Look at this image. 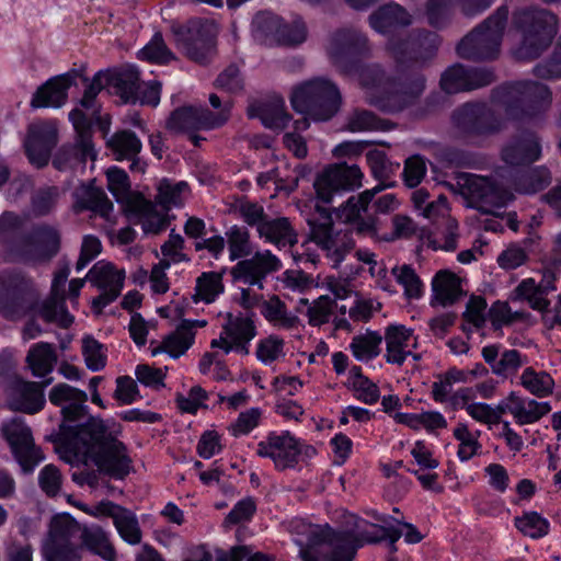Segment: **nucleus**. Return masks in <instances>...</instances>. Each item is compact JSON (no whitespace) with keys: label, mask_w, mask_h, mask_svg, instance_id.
I'll return each mask as SVG.
<instances>
[{"label":"nucleus","mask_w":561,"mask_h":561,"mask_svg":"<svg viewBox=\"0 0 561 561\" xmlns=\"http://www.w3.org/2000/svg\"><path fill=\"white\" fill-rule=\"evenodd\" d=\"M394 64V75L388 78V85L383 95H373L370 105L389 113L400 112L413 105L424 93L426 77L422 68L410 65L407 61Z\"/></svg>","instance_id":"20e7f679"},{"label":"nucleus","mask_w":561,"mask_h":561,"mask_svg":"<svg viewBox=\"0 0 561 561\" xmlns=\"http://www.w3.org/2000/svg\"><path fill=\"white\" fill-rule=\"evenodd\" d=\"M494 81L495 76L490 69L467 68L456 64L442 73L439 84L446 93L453 94L480 89Z\"/></svg>","instance_id":"5701e85b"},{"label":"nucleus","mask_w":561,"mask_h":561,"mask_svg":"<svg viewBox=\"0 0 561 561\" xmlns=\"http://www.w3.org/2000/svg\"><path fill=\"white\" fill-rule=\"evenodd\" d=\"M60 447L65 461L87 463L90 459L101 473L116 480L125 479L134 468L126 445L100 417H89L80 426H61Z\"/></svg>","instance_id":"f257e3e1"},{"label":"nucleus","mask_w":561,"mask_h":561,"mask_svg":"<svg viewBox=\"0 0 561 561\" xmlns=\"http://www.w3.org/2000/svg\"><path fill=\"white\" fill-rule=\"evenodd\" d=\"M454 436L460 443L457 455L461 461H468L471 459L481 447L478 437L473 435L463 423H459L457 425L454 430Z\"/></svg>","instance_id":"774afa93"},{"label":"nucleus","mask_w":561,"mask_h":561,"mask_svg":"<svg viewBox=\"0 0 561 561\" xmlns=\"http://www.w3.org/2000/svg\"><path fill=\"white\" fill-rule=\"evenodd\" d=\"M290 103L296 112L313 121L324 122L340 111L342 95L333 81L317 77L295 85Z\"/></svg>","instance_id":"7ed1b4c3"},{"label":"nucleus","mask_w":561,"mask_h":561,"mask_svg":"<svg viewBox=\"0 0 561 561\" xmlns=\"http://www.w3.org/2000/svg\"><path fill=\"white\" fill-rule=\"evenodd\" d=\"M233 210L248 226L255 227L256 231L267 217L263 205L247 197L237 199L233 204Z\"/></svg>","instance_id":"bf43d9fd"},{"label":"nucleus","mask_w":561,"mask_h":561,"mask_svg":"<svg viewBox=\"0 0 561 561\" xmlns=\"http://www.w3.org/2000/svg\"><path fill=\"white\" fill-rule=\"evenodd\" d=\"M551 102V91L546 84L519 81L507 88L504 100L505 114L514 121L530 119L547 111Z\"/></svg>","instance_id":"9d476101"},{"label":"nucleus","mask_w":561,"mask_h":561,"mask_svg":"<svg viewBox=\"0 0 561 561\" xmlns=\"http://www.w3.org/2000/svg\"><path fill=\"white\" fill-rule=\"evenodd\" d=\"M540 153L541 148L536 135L524 131L503 147L502 159L510 165H524L538 160Z\"/></svg>","instance_id":"2f4dec72"},{"label":"nucleus","mask_w":561,"mask_h":561,"mask_svg":"<svg viewBox=\"0 0 561 561\" xmlns=\"http://www.w3.org/2000/svg\"><path fill=\"white\" fill-rule=\"evenodd\" d=\"M432 305L451 306L463 295L460 278L449 272L439 271L432 282Z\"/></svg>","instance_id":"58836bf2"},{"label":"nucleus","mask_w":561,"mask_h":561,"mask_svg":"<svg viewBox=\"0 0 561 561\" xmlns=\"http://www.w3.org/2000/svg\"><path fill=\"white\" fill-rule=\"evenodd\" d=\"M288 531L293 535L295 543L299 547L301 561H321L319 549L323 540L330 536V526L313 525L301 518H294L288 523Z\"/></svg>","instance_id":"b1692460"},{"label":"nucleus","mask_w":561,"mask_h":561,"mask_svg":"<svg viewBox=\"0 0 561 561\" xmlns=\"http://www.w3.org/2000/svg\"><path fill=\"white\" fill-rule=\"evenodd\" d=\"M507 400L513 403L511 414L519 425L536 423L551 411V405L548 402L522 398L516 392H511Z\"/></svg>","instance_id":"37998d69"},{"label":"nucleus","mask_w":561,"mask_h":561,"mask_svg":"<svg viewBox=\"0 0 561 561\" xmlns=\"http://www.w3.org/2000/svg\"><path fill=\"white\" fill-rule=\"evenodd\" d=\"M382 336L375 331H367L364 334L355 335L352 339L350 348L357 360L368 362L380 353Z\"/></svg>","instance_id":"3c124183"},{"label":"nucleus","mask_w":561,"mask_h":561,"mask_svg":"<svg viewBox=\"0 0 561 561\" xmlns=\"http://www.w3.org/2000/svg\"><path fill=\"white\" fill-rule=\"evenodd\" d=\"M226 236L232 261L251 253L250 233L247 228L232 226Z\"/></svg>","instance_id":"0e129e2a"},{"label":"nucleus","mask_w":561,"mask_h":561,"mask_svg":"<svg viewBox=\"0 0 561 561\" xmlns=\"http://www.w3.org/2000/svg\"><path fill=\"white\" fill-rule=\"evenodd\" d=\"M327 51L332 65L343 75L354 69L357 57L368 56L370 48L366 35L354 28H341L331 35Z\"/></svg>","instance_id":"ddd939ff"},{"label":"nucleus","mask_w":561,"mask_h":561,"mask_svg":"<svg viewBox=\"0 0 561 561\" xmlns=\"http://www.w3.org/2000/svg\"><path fill=\"white\" fill-rule=\"evenodd\" d=\"M80 78H82L87 85L83 95L79 101V104L81 107L93 112V114H99L101 106L96 102V96L103 89L108 87L106 83L107 71L96 72L91 80L87 77H83L82 73Z\"/></svg>","instance_id":"864d4df0"},{"label":"nucleus","mask_w":561,"mask_h":561,"mask_svg":"<svg viewBox=\"0 0 561 561\" xmlns=\"http://www.w3.org/2000/svg\"><path fill=\"white\" fill-rule=\"evenodd\" d=\"M282 268L280 260L271 251H257L251 259L237 263L233 274L242 282L263 289V279Z\"/></svg>","instance_id":"cd10ccee"},{"label":"nucleus","mask_w":561,"mask_h":561,"mask_svg":"<svg viewBox=\"0 0 561 561\" xmlns=\"http://www.w3.org/2000/svg\"><path fill=\"white\" fill-rule=\"evenodd\" d=\"M481 355L490 366L491 371L499 377L508 378L514 376L518 369L527 363V356L517 350H504L500 344L486 345L482 348Z\"/></svg>","instance_id":"7c9ffc66"},{"label":"nucleus","mask_w":561,"mask_h":561,"mask_svg":"<svg viewBox=\"0 0 561 561\" xmlns=\"http://www.w3.org/2000/svg\"><path fill=\"white\" fill-rule=\"evenodd\" d=\"M554 287L551 279H543L541 283L536 284L533 278H527L516 287L515 293L518 298L527 300L533 309L545 310L549 306L546 295Z\"/></svg>","instance_id":"09e8293b"},{"label":"nucleus","mask_w":561,"mask_h":561,"mask_svg":"<svg viewBox=\"0 0 561 561\" xmlns=\"http://www.w3.org/2000/svg\"><path fill=\"white\" fill-rule=\"evenodd\" d=\"M250 117H257L268 128H284L290 116L286 112L285 102L275 98L267 102L253 103L248 107Z\"/></svg>","instance_id":"79ce46f5"},{"label":"nucleus","mask_w":561,"mask_h":561,"mask_svg":"<svg viewBox=\"0 0 561 561\" xmlns=\"http://www.w3.org/2000/svg\"><path fill=\"white\" fill-rule=\"evenodd\" d=\"M70 274L68 265L60 267L55 274L51 283L49 297L42 304L39 314L48 323H56L67 329L73 323L71 316L65 305V284Z\"/></svg>","instance_id":"393cba45"},{"label":"nucleus","mask_w":561,"mask_h":561,"mask_svg":"<svg viewBox=\"0 0 561 561\" xmlns=\"http://www.w3.org/2000/svg\"><path fill=\"white\" fill-rule=\"evenodd\" d=\"M106 145L116 160H131V170L138 167L135 158L140 152L142 145L134 131L128 129L116 131L108 138Z\"/></svg>","instance_id":"a18cd8bd"},{"label":"nucleus","mask_w":561,"mask_h":561,"mask_svg":"<svg viewBox=\"0 0 561 561\" xmlns=\"http://www.w3.org/2000/svg\"><path fill=\"white\" fill-rule=\"evenodd\" d=\"M73 196L79 210H91L104 218H108L113 210V203L105 192L92 184L79 186Z\"/></svg>","instance_id":"c03bdc74"},{"label":"nucleus","mask_w":561,"mask_h":561,"mask_svg":"<svg viewBox=\"0 0 561 561\" xmlns=\"http://www.w3.org/2000/svg\"><path fill=\"white\" fill-rule=\"evenodd\" d=\"M82 547L105 561H116L117 553L110 535L99 525L83 526L80 530Z\"/></svg>","instance_id":"a19ab883"},{"label":"nucleus","mask_w":561,"mask_h":561,"mask_svg":"<svg viewBox=\"0 0 561 561\" xmlns=\"http://www.w3.org/2000/svg\"><path fill=\"white\" fill-rule=\"evenodd\" d=\"M81 70L71 69L66 73L56 76L42 84L31 100L32 107H60L68 99V90L76 84Z\"/></svg>","instance_id":"c85d7f7f"},{"label":"nucleus","mask_w":561,"mask_h":561,"mask_svg":"<svg viewBox=\"0 0 561 561\" xmlns=\"http://www.w3.org/2000/svg\"><path fill=\"white\" fill-rule=\"evenodd\" d=\"M316 211L307 219L309 240L337 267L355 247L352 232L337 227L325 208L317 205Z\"/></svg>","instance_id":"423d86ee"},{"label":"nucleus","mask_w":561,"mask_h":561,"mask_svg":"<svg viewBox=\"0 0 561 561\" xmlns=\"http://www.w3.org/2000/svg\"><path fill=\"white\" fill-rule=\"evenodd\" d=\"M87 279L101 290V294L92 300L93 310L101 313L107 305L121 295L125 273L116 270L111 263L100 261L89 271Z\"/></svg>","instance_id":"6ab92c4d"},{"label":"nucleus","mask_w":561,"mask_h":561,"mask_svg":"<svg viewBox=\"0 0 561 561\" xmlns=\"http://www.w3.org/2000/svg\"><path fill=\"white\" fill-rule=\"evenodd\" d=\"M25 360L33 376L45 377L53 371L57 354L51 344L39 342L30 348Z\"/></svg>","instance_id":"de8ad7c7"},{"label":"nucleus","mask_w":561,"mask_h":561,"mask_svg":"<svg viewBox=\"0 0 561 561\" xmlns=\"http://www.w3.org/2000/svg\"><path fill=\"white\" fill-rule=\"evenodd\" d=\"M385 122L367 110L356 108L346 118L345 129L352 133L383 130Z\"/></svg>","instance_id":"5fc2aeb1"},{"label":"nucleus","mask_w":561,"mask_h":561,"mask_svg":"<svg viewBox=\"0 0 561 561\" xmlns=\"http://www.w3.org/2000/svg\"><path fill=\"white\" fill-rule=\"evenodd\" d=\"M230 108V101H225L218 113H213L206 107L184 106L172 112L167 126L173 131L187 133L217 128L228 121Z\"/></svg>","instance_id":"a211bd4d"},{"label":"nucleus","mask_w":561,"mask_h":561,"mask_svg":"<svg viewBox=\"0 0 561 561\" xmlns=\"http://www.w3.org/2000/svg\"><path fill=\"white\" fill-rule=\"evenodd\" d=\"M440 43L437 33L419 28L411 31L405 37L391 36L385 50L392 60L400 64L407 61L423 69L437 56Z\"/></svg>","instance_id":"1a4fd4ad"},{"label":"nucleus","mask_w":561,"mask_h":561,"mask_svg":"<svg viewBox=\"0 0 561 561\" xmlns=\"http://www.w3.org/2000/svg\"><path fill=\"white\" fill-rule=\"evenodd\" d=\"M302 451L301 444L289 432L270 433L257 444L256 454L272 459L278 470L294 468Z\"/></svg>","instance_id":"412c9836"},{"label":"nucleus","mask_w":561,"mask_h":561,"mask_svg":"<svg viewBox=\"0 0 561 561\" xmlns=\"http://www.w3.org/2000/svg\"><path fill=\"white\" fill-rule=\"evenodd\" d=\"M28 243L35 248V252L26 254V260L48 262L59 252L60 233L51 226L38 225L32 230Z\"/></svg>","instance_id":"72a5a7b5"},{"label":"nucleus","mask_w":561,"mask_h":561,"mask_svg":"<svg viewBox=\"0 0 561 561\" xmlns=\"http://www.w3.org/2000/svg\"><path fill=\"white\" fill-rule=\"evenodd\" d=\"M513 24L522 41L514 55L518 60H534L551 45L558 33V18L540 8H525L513 15Z\"/></svg>","instance_id":"f03ea898"},{"label":"nucleus","mask_w":561,"mask_h":561,"mask_svg":"<svg viewBox=\"0 0 561 561\" xmlns=\"http://www.w3.org/2000/svg\"><path fill=\"white\" fill-rule=\"evenodd\" d=\"M38 300L37 286L25 272L16 268L0 272V312L4 318L24 316Z\"/></svg>","instance_id":"0eeeda50"},{"label":"nucleus","mask_w":561,"mask_h":561,"mask_svg":"<svg viewBox=\"0 0 561 561\" xmlns=\"http://www.w3.org/2000/svg\"><path fill=\"white\" fill-rule=\"evenodd\" d=\"M141 59L157 62L168 64L175 59L174 54L165 45L162 34L156 33L151 41L139 51Z\"/></svg>","instance_id":"338daca9"},{"label":"nucleus","mask_w":561,"mask_h":561,"mask_svg":"<svg viewBox=\"0 0 561 561\" xmlns=\"http://www.w3.org/2000/svg\"><path fill=\"white\" fill-rule=\"evenodd\" d=\"M224 333L233 342L251 341L256 335V330L253 320L249 317H233L228 313Z\"/></svg>","instance_id":"6e6d98bb"},{"label":"nucleus","mask_w":561,"mask_h":561,"mask_svg":"<svg viewBox=\"0 0 561 561\" xmlns=\"http://www.w3.org/2000/svg\"><path fill=\"white\" fill-rule=\"evenodd\" d=\"M51 382V378L44 382L24 380L13 377L4 383L5 404L11 411L35 414L45 405L44 388Z\"/></svg>","instance_id":"f3484780"},{"label":"nucleus","mask_w":561,"mask_h":561,"mask_svg":"<svg viewBox=\"0 0 561 561\" xmlns=\"http://www.w3.org/2000/svg\"><path fill=\"white\" fill-rule=\"evenodd\" d=\"M106 83L124 103H136L139 89V72L134 67L107 71Z\"/></svg>","instance_id":"ea45409f"},{"label":"nucleus","mask_w":561,"mask_h":561,"mask_svg":"<svg viewBox=\"0 0 561 561\" xmlns=\"http://www.w3.org/2000/svg\"><path fill=\"white\" fill-rule=\"evenodd\" d=\"M367 543L362 533L353 530H335L330 527V536L323 540V546L330 549L322 556L321 561H355L359 548Z\"/></svg>","instance_id":"c756f323"},{"label":"nucleus","mask_w":561,"mask_h":561,"mask_svg":"<svg viewBox=\"0 0 561 561\" xmlns=\"http://www.w3.org/2000/svg\"><path fill=\"white\" fill-rule=\"evenodd\" d=\"M172 32L179 48L197 62H204L209 56L216 36L215 25L202 19L190 20L185 25H172Z\"/></svg>","instance_id":"f8f14e48"},{"label":"nucleus","mask_w":561,"mask_h":561,"mask_svg":"<svg viewBox=\"0 0 561 561\" xmlns=\"http://www.w3.org/2000/svg\"><path fill=\"white\" fill-rule=\"evenodd\" d=\"M397 282L403 286L404 295L409 299H419L422 296L423 284L410 265L396 266L392 268Z\"/></svg>","instance_id":"680f3d73"},{"label":"nucleus","mask_w":561,"mask_h":561,"mask_svg":"<svg viewBox=\"0 0 561 561\" xmlns=\"http://www.w3.org/2000/svg\"><path fill=\"white\" fill-rule=\"evenodd\" d=\"M58 134L56 123L39 121L28 125L24 147L30 161L37 168L46 165L51 150L57 145Z\"/></svg>","instance_id":"4be33fe9"},{"label":"nucleus","mask_w":561,"mask_h":561,"mask_svg":"<svg viewBox=\"0 0 561 561\" xmlns=\"http://www.w3.org/2000/svg\"><path fill=\"white\" fill-rule=\"evenodd\" d=\"M454 125L463 134L499 131L502 124L485 104L467 103L453 114Z\"/></svg>","instance_id":"a878e982"},{"label":"nucleus","mask_w":561,"mask_h":561,"mask_svg":"<svg viewBox=\"0 0 561 561\" xmlns=\"http://www.w3.org/2000/svg\"><path fill=\"white\" fill-rule=\"evenodd\" d=\"M256 232L265 242L279 249L294 247L298 242V233L287 217L267 216Z\"/></svg>","instance_id":"c9c22d12"},{"label":"nucleus","mask_w":561,"mask_h":561,"mask_svg":"<svg viewBox=\"0 0 561 561\" xmlns=\"http://www.w3.org/2000/svg\"><path fill=\"white\" fill-rule=\"evenodd\" d=\"M520 385L537 398H546L553 392L554 380L546 371H536L533 367L524 369Z\"/></svg>","instance_id":"603ef678"},{"label":"nucleus","mask_w":561,"mask_h":561,"mask_svg":"<svg viewBox=\"0 0 561 561\" xmlns=\"http://www.w3.org/2000/svg\"><path fill=\"white\" fill-rule=\"evenodd\" d=\"M463 188L474 207L483 214H494L504 207L511 199L512 194L495 185L486 178L469 175L465 181Z\"/></svg>","instance_id":"aec40b11"},{"label":"nucleus","mask_w":561,"mask_h":561,"mask_svg":"<svg viewBox=\"0 0 561 561\" xmlns=\"http://www.w3.org/2000/svg\"><path fill=\"white\" fill-rule=\"evenodd\" d=\"M261 312L275 327L293 329L299 323L298 317L288 312L285 302L276 295L262 302Z\"/></svg>","instance_id":"8fccbe9b"},{"label":"nucleus","mask_w":561,"mask_h":561,"mask_svg":"<svg viewBox=\"0 0 561 561\" xmlns=\"http://www.w3.org/2000/svg\"><path fill=\"white\" fill-rule=\"evenodd\" d=\"M60 196L57 186H44L32 196L31 206L35 216L48 215L55 207Z\"/></svg>","instance_id":"69168bd1"},{"label":"nucleus","mask_w":561,"mask_h":561,"mask_svg":"<svg viewBox=\"0 0 561 561\" xmlns=\"http://www.w3.org/2000/svg\"><path fill=\"white\" fill-rule=\"evenodd\" d=\"M126 211L139 219L145 233L158 234L168 226L165 216L160 214L156 206L141 195L127 198Z\"/></svg>","instance_id":"f704fd0d"},{"label":"nucleus","mask_w":561,"mask_h":561,"mask_svg":"<svg viewBox=\"0 0 561 561\" xmlns=\"http://www.w3.org/2000/svg\"><path fill=\"white\" fill-rule=\"evenodd\" d=\"M188 322H181L174 332L167 335L161 344L152 351V355L165 352L173 358H179L193 345L195 332L190 331Z\"/></svg>","instance_id":"49530a36"},{"label":"nucleus","mask_w":561,"mask_h":561,"mask_svg":"<svg viewBox=\"0 0 561 561\" xmlns=\"http://www.w3.org/2000/svg\"><path fill=\"white\" fill-rule=\"evenodd\" d=\"M80 524L68 514L56 515L49 524L48 537L43 546L47 561H80L81 546L75 542L80 536Z\"/></svg>","instance_id":"9b49d317"},{"label":"nucleus","mask_w":561,"mask_h":561,"mask_svg":"<svg viewBox=\"0 0 561 561\" xmlns=\"http://www.w3.org/2000/svg\"><path fill=\"white\" fill-rule=\"evenodd\" d=\"M114 526L119 536L129 545H138L141 541V529L134 513L128 510L114 516Z\"/></svg>","instance_id":"13d9d810"},{"label":"nucleus","mask_w":561,"mask_h":561,"mask_svg":"<svg viewBox=\"0 0 561 561\" xmlns=\"http://www.w3.org/2000/svg\"><path fill=\"white\" fill-rule=\"evenodd\" d=\"M363 176L357 164H332L318 174L313 183L317 197L323 203H331L335 195L360 187Z\"/></svg>","instance_id":"2eb2a0df"},{"label":"nucleus","mask_w":561,"mask_h":561,"mask_svg":"<svg viewBox=\"0 0 561 561\" xmlns=\"http://www.w3.org/2000/svg\"><path fill=\"white\" fill-rule=\"evenodd\" d=\"M411 339L412 330L407 329L404 325L388 327L385 333L387 344L386 360L399 366H401L410 355L417 360L420 356L408 350L411 345Z\"/></svg>","instance_id":"4c0bfd02"},{"label":"nucleus","mask_w":561,"mask_h":561,"mask_svg":"<svg viewBox=\"0 0 561 561\" xmlns=\"http://www.w3.org/2000/svg\"><path fill=\"white\" fill-rule=\"evenodd\" d=\"M222 291V277L218 273H203L196 280V297L207 304L213 302Z\"/></svg>","instance_id":"e2e57ef3"},{"label":"nucleus","mask_w":561,"mask_h":561,"mask_svg":"<svg viewBox=\"0 0 561 561\" xmlns=\"http://www.w3.org/2000/svg\"><path fill=\"white\" fill-rule=\"evenodd\" d=\"M49 401L61 408L62 422L59 425V432L54 442L60 445L61 426H80L85 423L89 417L88 394L68 383H58L54 386L48 394Z\"/></svg>","instance_id":"dca6fc26"},{"label":"nucleus","mask_w":561,"mask_h":561,"mask_svg":"<svg viewBox=\"0 0 561 561\" xmlns=\"http://www.w3.org/2000/svg\"><path fill=\"white\" fill-rule=\"evenodd\" d=\"M369 24L376 32L388 35L410 26L412 16L402 5L391 2L376 9L369 15Z\"/></svg>","instance_id":"473e14b6"},{"label":"nucleus","mask_w":561,"mask_h":561,"mask_svg":"<svg viewBox=\"0 0 561 561\" xmlns=\"http://www.w3.org/2000/svg\"><path fill=\"white\" fill-rule=\"evenodd\" d=\"M282 21L270 12L257 13L252 21L253 36L260 42L275 41L286 46H296L306 41V30L301 24L294 27V35L280 28Z\"/></svg>","instance_id":"bb28decb"},{"label":"nucleus","mask_w":561,"mask_h":561,"mask_svg":"<svg viewBox=\"0 0 561 561\" xmlns=\"http://www.w3.org/2000/svg\"><path fill=\"white\" fill-rule=\"evenodd\" d=\"M1 433L24 473L33 472L35 467L44 460L41 448L34 444L31 428L21 417L3 422Z\"/></svg>","instance_id":"4468645a"},{"label":"nucleus","mask_w":561,"mask_h":561,"mask_svg":"<svg viewBox=\"0 0 561 561\" xmlns=\"http://www.w3.org/2000/svg\"><path fill=\"white\" fill-rule=\"evenodd\" d=\"M551 181V174L548 169L541 167L527 171L517 183V191L524 194H534L543 190Z\"/></svg>","instance_id":"052dcab7"},{"label":"nucleus","mask_w":561,"mask_h":561,"mask_svg":"<svg viewBox=\"0 0 561 561\" xmlns=\"http://www.w3.org/2000/svg\"><path fill=\"white\" fill-rule=\"evenodd\" d=\"M516 528L525 536L534 539L545 537L549 531V522L537 512H527L515 517Z\"/></svg>","instance_id":"4d7b16f0"},{"label":"nucleus","mask_w":561,"mask_h":561,"mask_svg":"<svg viewBox=\"0 0 561 561\" xmlns=\"http://www.w3.org/2000/svg\"><path fill=\"white\" fill-rule=\"evenodd\" d=\"M69 119L76 131V141L72 145H64L53 158V165L58 171H83L87 160H95L96 152L92 141V118L81 108H73L69 113Z\"/></svg>","instance_id":"6e6552de"},{"label":"nucleus","mask_w":561,"mask_h":561,"mask_svg":"<svg viewBox=\"0 0 561 561\" xmlns=\"http://www.w3.org/2000/svg\"><path fill=\"white\" fill-rule=\"evenodd\" d=\"M356 79L365 89L366 101L370 104V98L375 95H383L388 85V76L378 64H362L358 60L354 62V69L348 73H343Z\"/></svg>","instance_id":"e433bc0d"},{"label":"nucleus","mask_w":561,"mask_h":561,"mask_svg":"<svg viewBox=\"0 0 561 561\" xmlns=\"http://www.w3.org/2000/svg\"><path fill=\"white\" fill-rule=\"evenodd\" d=\"M508 19V8L502 5L463 36L456 46L457 55L471 61H486L497 58L504 30Z\"/></svg>","instance_id":"39448f33"}]
</instances>
